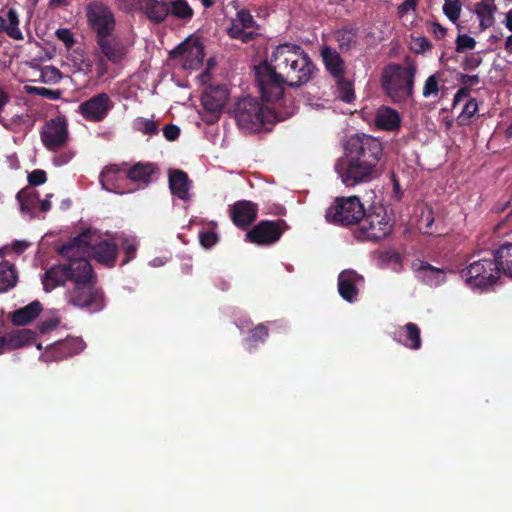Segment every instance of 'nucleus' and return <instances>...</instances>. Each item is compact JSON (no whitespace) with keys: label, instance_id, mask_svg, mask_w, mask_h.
I'll return each instance as SVG.
<instances>
[{"label":"nucleus","instance_id":"f257e3e1","mask_svg":"<svg viewBox=\"0 0 512 512\" xmlns=\"http://www.w3.org/2000/svg\"><path fill=\"white\" fill-rule=\"evenodd\" d=\"M315 69L301 46L283 43L273 51L271 63L265 61L255 67V82L264 101L278 102L284 94V85L299 87L306 84Z\"/></svg>","mask_w":512,"mask_h":512},{"label":"nucleus","instance_id":"f03ea898","mask_svg":"<svg viewBox=\"0 0 512 512\" xmlns=\"http://www.w3.org/2000/svg\"><path fill=\"white\" fill-rule=\"evenodd\" d=\"M345 154L346 160L335 168L347 187L370 182L380 175L383 144L378 138L364 133L352 135L345 144Z\"/></svg>","mask_w":512,"mask_h":512},{"label":"nucleus","instance_id":"7ed1b4c3","mask_svg":"<svg viewBox=\"0 0 512 512\" xmlns=\"http://www.w3.org/2000/svg\"><path fill=\"white\" fill-rule=\"evenodd\" d=\"M58 253L61 256L78 255L84 258L92 255L98 263L106 267H114L118 246L112 240L102 238L95 230L87 229L61 245Z\"/></svg>","mask_w":512,"mask_h":512},{"label":"nucleus","instance_id":"20e7f679","mask_svg":"<svg viewBox=\"0 0 512 512\" xmlns=\"http://www.w3.org/2000/svg\"><path fill=\"white\" fill-rule=\"evenodd\" d=\"M83 265L81 273L66 289L64 299L70 306L99 312L105 307L104 292L97 285V277L90 262Z\"/></svg>","mask_w":512,"mask_h":512},{"label":"nucleus","instance_id":"39448f33","mask_svg":"<svg viewBox=\"0 0 512 512\" xmlns=\"http://www.w3.org/2000/svg\"><path fill=\"white\" fill-rule=\"evenodd\" d=\"M406 66L398 63L386 65L381 73V87L393 103H406L413 98L417 63L406 57Z\"/></svg>","mask_w":512,"mask_h":512},{"label":"nucleus","instance_id":"423d86ee","mask_svg":"<svg viewBox=\"0 0 512 512\" xmlns=\"http://www.w3.org/2000/svg\"><path fill=\"white\" fill-rule=\"evenodd\" d=\"M476 257L461 270V278L472 288L483 289L495 285L503 273L496 250L481 252Z\"/></svg>","mask_w":512,"mask_h":512},{"label":"nucleus","instance_id":"0eeeda50","mask_svg":"<svg viewBox=\"0 0 512 512\" xmlns=\"http://www.w3.org/2000/svg\"><path fill=\"white\" fill-rule=\"evenodd\" d=\"M239 128L257 132L274 119V113L258 99L246 96L238 98L229 110Z\"/></svg>","mask_w":512,"mask_h":512},{"label":"nucleus","instance_id":"6e6552de","mask_svg":"<svg viewBox=\"0 0 512 512\" xmlns=\"http://www.w3.org/2000/svg\"><path fill=\"white\" fill-rule=\"evenodd\" d=\"M393 224L383 207H373L364 210L357 224L354 236L360 241H379L387 237L392 231Z\"/></svg>","mask_w":512,"mask_h":512},{"label":"nucleus","instance_id":"1a4fd4ad","mask_svg":"<svg viewBox=\"0 0 512 512\" xmlns=\"http://www.w3.org/2000/svg\"><path fill=\"white\" fill-rule=\"evenodd\" d=\"M364 215V206L357 196L336 197L326 209L328 223L343 227L357 225Z\"/></svg>","mask_w":512,"mask_h":512},{"label":"nucleus","instance_id":"9d476101","mask_svg":"<svg viewBox=\"0 0 512 512\" xmlns=\"http://www.w3.org/2000/svg\"><path fill=\"white\" fill-rule=\"evenodd\" d=\"M67 262L54 265L49 268L42 279L43 287L46 292H50L58 286H63L67 282L70 284L82 271L84 263H89L87 258L78 257V255L63 256Z\"/></svg>","mask_w":512,"mask_h":512},{"label":"nucleus","instance_id":"9b49d317","mask_svg":"<svg viewBox=\"0 0 512 512\" xmlns=\"http://www.w3.org/2000/svg\"><path fill=\"white\" fill-rule=\"evenodd\" d=\"M88 26L95 33V39L112 36L116 28L113 10L102 0H93L86 5Z\"/></svg>","mask_w":512,"mask_h":512},{"label":"nucleus","instance_id":"f8f14e48","mask_svg":"<svg viewBox=\"0 0 512 512\" xmlns=\"http://www.w3.org/2000/svg\"><path fill=\"white\" fill-rule=\"evenodd\" d=\"M288 229L282 219L261 220L246 233V241L258 246H269L276 243Z\"/></svg>","mask_w":512,"mask_h":512},{"label":"nucleus","instance_id":"ddd939ff","mask_svg":"<svg viewBox=\"0 0 512 512\" xmlns=\"http://www.w3.org/2000/svg\"><path fill=\"white\" fill-rule=\"evenodd\" d=\"M114 103L107 93H99L78 106V113L89 122H101L113 109Z\"/></svg>","mask_w":512,"mask_h":512},{"label":"nucleus","instance_id":"4468645a","mask_svg":"<svg viewBox=\"0 0 512 512\" xmlns=\"http://www.w3.org/2000/svg\"><path fill=\"white\" fill-rule=\"evenodd\" d=\"M229 90L224 84H210L205 88L201 97L204 110L210 114L208 122L217 120L229 99Z\"/></svg>","mask_w":512,"mask_h":512},{"label":"nucleus","instance_id":"2eb2a0df","mask_svg":"<svg viewBox=\"0 0 512 512\" xmlns=\"http://www.w3.org/2000/svg\"><path fill=\"white\" fill-rule=\"evenodd\" d=\"M43 145L50 151L58 150L68 141V124L64 117L46 122L40 132Z\"/></svg>","mask_w":512,"mask_h":512},{"label":"nucleus","instance_id":"dca6fc26","mask_svg":"<svg viewBox=\"0 0 512 512\" xmlns=\"http://www.w3.org/2000/svg\"><path fill=\"white\" fill-rule=\"evenodd\" d=\"M174 57H181L185 69L196 70L203 64L205 57L204 47L198 42L186 40L179 44L173 51Z\"/></svg>","mask_w":512,"mask_h":512},{"label":"nucleus","instance_id":"f3484780","mask_svg":"<svg viewBox=\"0 0 512 512\" xmlns=\"http://www.w3.org/2000/svg\"><path fill=\"white\" fill-rule=\"evenodd\" d=\"M229 213L236 227L246 229L256 220L258 205L249 200H239L230 206Z\"/></svg>","mask_w":512,"mask_h":512},{"label":"nucleus","instance_id":"a211bd4d","mask_svg":"<svg viewBox=\"0 0 512 512\" xmlns=\"http://www.w3.org/2000/svg\"><path fill=\"white\" fill-rule=\"evenodd\" d=\"M364 282L362 275L356 271L348 269L342 271L338 275V292L339 295L347 302L353 303L358 297V285Z\"/></svg>","mask_w":512,"mask_h":512},{"label":"nucleus","instance_id":"6ab92c4d","mask_svg":"<svg viewBox=\"0 0 512 512\" xmlns=\"http://www.w3.org/2000/svg\"><path fill=\"white\" fill-rule=\"evenodd\" d=\"M85 346L86 344L81 338L67 337L64 340L53 343L49 347L47 354H50L53 360L60 361L81 353Z\"/></svg>","mask_w":512,"mask_h":512},{"label":"nucleus","instance_id":"aec40b11","mask_svg":"<svg viewBox=\"0 0 512 512\" xmlns=\"http://www.w3.org/2000/svg\"><path fill=\"white\" fill-rule=\"evenodd\" d=\"M96 43L104 57L112 64H121L128 53L127 47L113 35L98 38Z\"/></svg>","mask_w":512,"mask_h":512},{"label":"nucleus","instance_id":"412c9836","mask_svg":"<svg viewBox=\"0 0 512 512\" xmlns=\"http://www.w3.org/2000/svg\"><path fill=\"white\" fill-rule=\"evenodd\" d=\"M393 339L411 350H419L422 346L421 330L412 322L397 327L393 332Z\"/></svg>","mask_w":512,"mask_h":512},{"label":"nucleus","instance_id":"4be33fe9","mask_svg":"<svg viewBox=\"0 0 512 512\" xmlns=\"http://www.w3.org/2000/svg\"><path fill=\"white\" fill-rule=\"evenodd\" d=\"M139 10L149 22L156 25L164 23L169 16L168 1L166 0H141Z\"/></svg>","mask_w":512,"mask_h":512},{"label":"nucleus","instance_id":"5701e85b","mask_svg":"<svg viewBox=\"0 0 512 512\" xmlns=\"http://www.w3.org/2000/svg\"><path fill=\"white\" fill-rule=\"evenodd\" d=\"M19 14L14 8L1 9L0 11V33H6L14 40H23V33L19 28Z\"/></svg>","mask_w":512,"mask_h":512},{"label":"nucleus","instance_id":"b1692460","mask_svg":"<svg viewBox=\"0 0 512 512\" xmlns=\"http://www.w3.org/2000/svg\"><path fill=\"white\" fill-rule=\"evenodd\" d=\"M36 332L30 329H17L2 336L3 352L11 351L32 344L36 340Z\"/></svg>","mask_w":512,"mask_h":512},{"label":"nucleus","instance_id":"393cba45","mask_svg":"<svg viewBox=\"0 0 512 512\" xmlns=\"http://www.w3.org/2000/svg\"><path fill=\"white\" fill-rule=\"evenodd\" d=\"M192 182L183 170L175 169L169 172V188L171 193L177 198L188 201L191 196L189 193Z\"/></svg>","mask_w":512,"mask_h":512},{"label":"nucleus","instance_id":"a878e982","mask_svg":"<svg viewBox=\"0 0 512 512\" xmlns=\"http://www.w3.org/2000/svg\"><path fill=\"white\" fill-rule=\"evenodd\" d=\"M374 123L380 130L397 131L401 125V117L395 109L389 106H380L375 113Z\"/></svg>","mask_w":512,"mask_h":512},{"label":"nucleus","instance_id":"bb28decb","mask_svg":"<svg viewBox=\"0 0 512 512\" xmlns=\"http://www.w3.org/2000/svg\"><path fill=\"white\" fill-rule=\"evenodd\" d=\"M321 57L326 70L334 79L345 75V62L336 49L330 46H324L321 49Z\"/></svg>","mask_w":512,"mask_h":512},{"label":"nucleus","instance_id":"cd10ccee","mask_svg":"<svg viewBox=\"0 0 512 512\" xmlns=\"http://www.w3.org/2000/svg\"><path fill=\"white\" fill-rule=\"evenodd\" d=\"M412 268L430 286H438L445 282V271L432 266L426 261L419 260L414 262Z\"/></svg>","mask_w":512,"mask_h":512},{"label":"nucleus","instance_id":"c85d7f7f","mask_svg":"<svg viewBox=\"0 0 512 512\" xmlns=\"http://www.w3.org/2000/svg\"><path fill=\"white\" fill-rule=\"evenodd\" d=\"M124 178H126V170L119 168L117 165L107 166L99 177L103 188L115 193H123V191L120 190L118 181Z\"/></svg>","mask_w":512,"mask_h":512},{"label":"nucleus","instance_id":"c756f323","mask_svg":"<svg viewBox=\"0 0 512 512\" xmlns=\"http://www.w3.org/2000/svg\"><path fill=\"white\" fill-rule=\"evenodd\" d=\"M42 311V305L39 301H33L28 305L13 311L10 319L14 325L23 326L39 316Z\"/></svg>","mask_w":512,"mask_h":512},{"label":"nucleus","instance_id":"7c9ffc66","mask_svg":"<svg viewBox=\"0 0 512 512\" xmlns=\"http://www.w3.org/2000/svg\"><path fill=\"white\" fill-rule=\"evenodd\" d=\"M358 32L357 27L350 25L335 31V39L341 52H349L358 45Z\"/></svg>","mask_w":512,"mask_h":512},{"label":"nucleus","instance_id":"2f4dec72","mask_svg":"<svg viewBox=\"0 0 512 512\" xmlns=\"http://www.w3.org/2000/svg\"><path fill=\"white\" fill-rule=\"evenodd\" d=\"M156 167L153 163H136L126 170V178L133 182H141L148 184L152 181V175L155 173Z\"/></svg>","mask_w":512,"mask_h":512},{"label":"nucleus","instance_id":"473e14b6","mask_svg":"<svg viewBox=\"0 0 512 512\" xmlns=\"http://www.w3.org/2000/svg\"><path fill=\"white\" fill-rule=\"evenodd\" d=\"M18 275L16 266L8 261L0 262V292H7L16 286Z\"/></svg>","mask_w":512,"mask_h":512},{"label":"nucleus","instance_id":"72a5a7b5","mask_svg":"<svg viewBox=\"0 0 512 512\" xmlns=\"http://www.w3.org/2000/svg\"><path fill=\"white\" fill-rule=\"evenodd\" d=\"M269 336V331L264 323L256 325L249 330L248 336L244 339L247 351L253 352L259 344H263Z\"/></svg>","mask_w":512,"mask_h":512},{"label":"nucleus","instance_id":"f704fd0d","mask_svg":"<svg viewBox=\"0 0 512 512\" xmlns=\"http://www.w3.org/2000/svg\"><path fill=\"white\" fill-rule=\"evenodd\" d=\"M16 198L20 204L21 211L27 213H32L39 203V193L31 187L20 190Z\"/></svg>","mask_w":512,"mask_h":512},{"label":"nucleus","instance_id":"c9c22d12","mask_svg":"<svg viewBox=\"0 0 512 512\" xmlns=\"http://www.w3.org/2000/svg\"><path fill=\"white\" fill-rule=\"evenodd\" d=\"M169 7V15L182 20L184 22H189L194 16V10L189 5L187 0H171L168 1Z\"/></svg>","mask_w":512,"mask_h":512},{"label":"nucleus","instance_id":"e433bc0d","mask_svg":"<svg viewBox=\"0 0 512 512\" xmlns=\"http://www.w3.org/2000/svg\"><path fill=\"white\" fill-rule=\"evenodd\" d=\"M496 255H498L500 260V267L502 268L503 274L512 278V243L502 244L496 249Z\"/></svg>","mask_w":512,"mask_h":512},{"label":"nucleus","instance_id":"4c0bfd02","mask_svg":"<svg viewBox=\"0 0 512 512\" xmlns=\"http://www.w3.org/2000/svg\"><path fill=\"white\" fill-rule=\"evenodd\" d=\"M226 32L230 38L240 40L243 43H249L257 35L252 31H246V29L241 27L235 19L231 20L230 25L226 29Z\"/></svg>","mask_w":512,"mask_h":512},{"label":"nucleus","instance_id":"58836bf2","mask_svg":"<svg viewBox=\"0 0 512 512\" xmlns=\"http://www.w3.org/2000/svg\"><path fill=\"white\" fill-rule=\"evenodd\" d=\"M476 14L480 19V27L481 29H486L493 25L494 17L493 11L489 4L484 2H480L476 5Z\"/></svg>","mask_w":512,"mask_h":512},{"label":"nucleus","instance_id":"ea45409f","mask_svg":"<svg viewBox=\"0 0 512 512\" xmlns=\"http://www.w3.org/2000/svg\"><path fill=\"white\" fill-rule=\"evenodd\" d=\"M335 80L339 90L340 98L346 103H351L355 99L352 82L346 79L344 76L335 78Z\"/></svg>","mask_w":512,"mask_h":512},{"label":"nucleus","instance_id":"a19ab883","mask_svg":"<svg viewBox=\"0 0 512 512\" xmlns=\"http://www.w3.org/2000/svg\"><path fill=\"white\" fill-rule=\"evenodd\" d=\"M135 130L146 135H154L158 133V125L154 120L139 117L134 121Z\"/></svg>","mask_w":512,"mask_h":512},{"label":"nucleus","instance_id":"79ce46f5","mask_svg":"<svg viewBox=\"0 0 512 512\" xmlns=\"http://www.w3.org/2000/svg\"><path fill=\"white\" fill-rule=\"evenodd\" d=\"M440 73L430 75L424 82L422 95L425 98L436 96L439 92Z\"/></svg>","mask_w":512,"mask_h":512},{"label":"nucleus","instance_id":"37998d69","mask_svg":"<svg viewBox=\"0 0 512 512\" xmlns=\"http://www.w3.org/2000/svg\"><path fill=\"white\" fill-rule=\"evenodd\" d=\"M461 4L459 0H445L443 5V12L447 18L455 23L461 14Z\"/></svg>","mask_w":512,"mask_h":512},{"label":"nucleus","instance_id":"c03bdc74","mask_svg":"<svg viewBox=\"0 0 512 512\" xmlns=\"http://www.w3.org/2000/svg\"><path fill=\"white\" fill-rule=\"evenodd\" d=\"M27 92L30 94L39 95L45 97L50 100H57L61 97L60 90H53L46 87H35V86H27Z\"/></svg>","mask_w":512,"mask_h":512},{"label":"nucleus","instance_id":"a18cd8bd","mask_svg":"<svg viewBox=\"0 0 512 512\" xmlns=\"http://www.w3.org/2000/svg\"><path fill=\"white\" fill-rule=\"evenodd\" d=\"M431 42L425 36L412 37L410 49L416 54H423L432 49Z\"/></svg>","mask_w":512,"mask_h":512},{"label":"nucleus","instance_id":"49530a36","mask_svg":"<svg viewBox=\"0 0 512 512\" xmlns=\"http://www.w3.org/2000/svg\"><path fill=\"white\" fill-rule=\"evenodd\" d=\"M476 47V40L467 35L459 34L456 38V51L458 53H464L467 50H473Z\"/></svg>","mask_w":512,"mask_h":512},{"label":"nucleus","instance_id":"de8ad7c7","mask_svg":"<svg viewBox=\"0 0 512 512\" xmlns=\"http://www.w3.org/2000/svg\"><path fill=\"white\" fill-rule=\"evenodd\" d=\"M235 20H237V23H239V25L245 29H250L257 25L252 14L247 9L239 10L236 13Z\"/></svg>","mask_w":512,"mask_h":512},{"label":"nucleus","instance_id":"09e8293b","mask_svg":"<svg viewBox=\"0 0 512 512\" xmlns=\"http://www.w3.org/2000/svg\"><path fill=\"white\" fill-rule=\"evenodd\" d=\"M121 249L126 254V258L122 261V265H125L135 257L137 245L133 239L125 238L121 242Z\"/></svg>","mask_w":512,"mask_h":512},{"label":"nucleus","instance_id":"8fccbe9b","mask_svg":"<svg viewBox=\"0 0 512 512\" xmlns=\"http://www.w3.org/2000/svg\"><path fill=\"white\" fill-rule=\"evenodd\" d=\"M42 81L57 83L61 80L62 74L60 70L54 66H47L41 71Z\"/></svg>","mask_w":512,"mask_h":512},{"label":"nucleus","instance_id":"3c124183","mask_svg":"<svg viewBox=\"0 0 512 512\" xmlns=\"http://www.w3.org/2000/svg\"><path fill=\"white\" fill-rule=\"evenodd\" d=\"M218 240V235L214 231H204L199 234V241L201 245L206 249L213 247L218 242Z\"/></svg>","mask_w":512,"mask_h":512},{"label":"nucleus","instance_id":"603ef678","mask_svg":"<svg viewBox=\"0 0 512 512\" xmlns=\"http://www.w3.org/2000/svg\"><path fill=\"white\" fill-rule=\"evenodd\" d=\"M47 181V174L42 169H35L28 174V183L31 186H38Z\"/></svg>","mask_w":512,"mask_h":512},{"label":"nucleus","instance_id":"864d4df0","mask_svg":"<svg viewBox=\"0 0 512 512\" xmlns=\"http://www.w3.org/2000/svg\"><path fill=\"white\" fill-rule=\"evenodd\" d=\"M482 63V58L475 53L469 54L465 57L462 67L464 70L473 71L478 68Z\"/></svg>","mask_w":512,"mask_h":512},{"label":"nucleus","instance_id":"5fc2aeb1","mask_svg":"<svg viewBox=\"0 0 512 512\" xmlns=\"http://www.w3.org/2000/svg\"><path fill=\"white\" fill-rule=\"evenodd\" d=\"M56 37L62 41L67 48L73 47L75 44L73 33L67 28H60L56 30Z\"/></svg>","mask_w":512,"mask_h":512},{"label":"nucleus","instance_id":"6e6d98bb","mask_svg":"<svg viewBox=\"0 0 512 512\" xmlns=\"http://www.w3.org/2000/svg\"><path fill=\"white\" fill-rule=\"evenodd\" d=\"M433 223L434 217L431 211H428L426 215H423L420 221L421 229L423 233L428 235H433L435 232L433 231Z\"/></svg>","mask_w":512,"mask_h":512},{"label":"nucleus","instance_id":"4d7b16f0","mask_svg":"<svg viewBox=\"0 0 512 512\" xmlns=\"http://www.w3.org/2000/svg\"><path fill=\"white\" fill-rule=\"evenodd\" d=\"M418 4V0H405L397 8V14L399 18H403L410 11H415Z\"/></svg>","mask_w":512,"mask_h":512},{"label":"nucleus","instance_id":"13d9d810","mask_svg":"<svg viewBox=\"0 0 512 512\" xmlns=\"http://www.w3.org/2000/svg\"><path fill=\"white\" fill-rule=\"evenodd\" d=\"M163 135L168 141H174L179 137L180 129L176 125L168 124L163 128Z\"/></svg>","mask_w":512,"mask_h":512},{"label":"nucleus","instance_id":"bf43d9fd","mask_svg":"<svg viewBox=\"0 0 512 512\" xmlns=\"http://www.w3.org/2000/svg\"><path fill=\"white\" fill-rule=\"evenodd\" d=\"M478 111V103L476 99H470L462 110L461 116H466L467 118L473 117Z\"/></svg>","mask_w":512,"mask_h":512},{"label":"nucleus","instance_id":"052dcab7","mask_svg":"<svg viewBox=\"0 0 512 512\" xmlns=\"http://www.w3.org/2000/svg\"><path fill=\"white\" fill-rule=\"evenodd\" d=\"M30 246V243L25 240H15L9 247V250L13 251L17 255L24 253Z\"/></svg>","mask_w":512,"mask_h":512},{"label":"nucleus","instance_id":"680f3d73","mask_svg":"<svg viewBox=\"0 0 512 512\" xmlns=\"http://www.w3.org/2000/svg\"><path fill=\"white\" fill-rule=\"evenodd\" d=\"M431 32L434 34L435 38L440 40L446 36L447 30L438 22H433L431 24Z\"/></svg>","mask_w":512,"mask_h":512},{"label":"nucleus","instance_id":"e2e57ef3","mask_svg":"<svg viewBox=\"0 0 512 512\" xmlns=\"http://www.w3.org/2000/svg\"><path fill=\"white\" fill-rule=\"evenodd\" d=\"M460 82L464 86H470L471 87V86L477 85L480 82V79H479L478 75L463 74L460 77Z\"/></svg>","mask_w":512,"mask_h":512},{"label":"nucleus","instance_id":"0e129e2a","mask_svg":"<svg viewBox=\"0 0 512 512\" xmlns=\"http://www.w3.org/2000/svg\"><path fill=\"white\" fill-rule=\"evenodd\" d=\"M57 324H58V321H56V320L43 321V322H41V324L39 326L40 332L46 333L49 330L55 328L57 326Z\"/></svg>","mask_w":512,"mask_h":512},{"label":"nucleus","instance_id":"69168bd1","mask_svg":"<svg viewBox=\"0 0 512 512\" xmlns=\"http://www.w3.org/2000/svg\"><path fill=\"white\" fill-rule=\"evenodd\" d=\"M106 72H107V67H106L105 60L103 58H100L99 62L97 64L98 77L104 76L106 74Z\"/></svg>","mask_w":512,"mask_h":512},{"label":"nucleus","instance_id":"338daca9","mask_svg":"<svg viewBox=\"0 0 512 512\" xmlns=\"http://www.w3.org/2000/svg\"><path fill=\"white\" fill-rule=\"evenodd\" d=\"M51 196L52 195H47V197H51ZM38 204H39V209L42 212H47V211H49L51 209V202H50V200L48 198H46V199H44L42 201L39 200Z\"/></svg>","mask_w":512,"mask_h":512},{"label":"nucleus","instance_id":"774afa93","mask_svg":"<svg viewBox=\"0 0 512 512\" xmlns=\"http://www.w3.org/2000/svg\"><path fill=\"white\" fill-rule=\"evenodd\" d=\"M506 27L512 32V9L508 11L506 16Z\"/></svg>","mask_w":512,"mask_h":512}]
</instances>
